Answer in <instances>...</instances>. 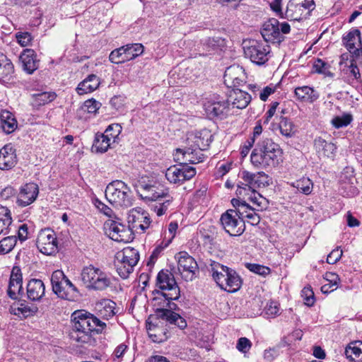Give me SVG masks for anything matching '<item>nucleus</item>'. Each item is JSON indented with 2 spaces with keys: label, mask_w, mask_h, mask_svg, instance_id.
Segmentation results:
<instances>
[{
  "label": "nucleus",
  "mask_w": 362,
  "mask_h": 362,
  "mask_svg": "<svg viewBox=\"0 0 362 362\" xmlns=\"http://www.w3.org/2000/svg\"><path fill=\"white\" fill-rule=\"evenodd\" d=\"M72 317L73 326L70 337L76 342L88 344L91 341L93 333H102L106 328L105 322L85 310L75 311Z\"/></svg>",
  "instance_id": "nucleus-1"
},
{
  "label": "nucleus",
  "mask_w": 362,
  "mask_h": 362,
  "mask_svg": "<svg viewBox=\"0 0 362 362\" xmlns=\"http://www.w3.org/2000/svg\"><path fill=\"white\" fill-rule=\"evenodd\" d=\"M282 151L279 144L265 139L253 149L250 160L257 168L267 169L277 166L281 160Z\"/></svg>",
  "instance_id": "nucleus-2"
},
{
  "label": "nucleus",
  "mask_w": 362,
  "mask_h": 362,
  "mask_svg": "<svg viewBox=\"0 0 362 362\" xmlns=\"http://www.w3.org/2000/svg\"><path fill=\"white\" fill-rule=\"evenodd\" d=\"M153 293L155 297L152 300V304L156 310L153 316L161 318L162 320L170 325H175L180 329H184L187 327V322L179 314L174 312L178 307L176 303L172 302L178 298H170L167 296L166 292L159 290H155Z\"/></svg>",
  "instance_id": "nucleus-3"
},
{
  "label": "nucleus",
  "mask_w": 362,
  "mask_h": 362,
  "mask_svg": "<svg viewBox=\"0 0 362 362\" xmlns=\"http://www.w3.org/2000/svg\"><path fill=\"white\" fill-rule=\"evenodd\" d=\"M141 197L143 199L151 201V209L158 216L167 214L174 206V197L168 189H159L155 185H141Z\"/></svg>",
  "instance_id": "nucleus-4"
},
{
  "label": "nucleus",
  "mask_w": 362,
  "mask_h": 362,
  "mask_svg": "<svg viewBox=\"0 0 362 362\" xmlns=\"http://www.w3.org/2000/svg\"><path fill=\"white\" fill-rule=\"evenodd\" d=\"M105 193L107 201L116 207H129L133 204L132 192L122 180H116L109 183Z\"/></svg>",
  "instance_id": "nucleus-5"
},
{
  "label": "nucleus",
  "mask_w": 362,
  "mask_h": 362,
  "mask_svg": "<svg viewBox=\"0 0 362 362\" xmlns=\"http://www.w3.org/2000/svg\"><path fill=\"white\" fill-rule=\"evenodd\" d=\"M81 279L85 286L90 290L104 291L112 284L108 274L92 264L83 267L81 273Z\"/></svg>",
  "instance_id": "nucleus-6"
},
{
  "label": "nucleus",
  "mask_w": 362,
  "mask_h": 362,
  "mask_svg": "<svg viewBox=\"0 0 362 362\" xmlns=\"http://www.w3.org/2000/svg\"><path fill=\"white\" fill-rule=\"evenodd\" d=\"M139 259V252L134 247H127L118 252L115 255V266L119 276L128 278Z\"/></svg>",
  "instance_id": "nucleus-7"
},
{
  "label": "nucleus",
  "mask_w": 362,
  "mask_h": 362,
  "mask_svg": "<svg viewBox=\"0 0 362 362\" xmlns=\"http://www.w3.org/2000/svg\"><path fill=\"white\" fill-rule=\"evenodd\" d=\"M291 30L288 23H279L276 18H270L262 26L261 35L267 42L280 43L284 40V34H288Z\"/></svg>",
  "instance_id": "nucleus-8"
},
{
  "label": "nucleus",
  "mask_w": 362,
  "mask_h": 362,
  "mask_svg": "<svg viewBox=\"0 0 362 362\" xmlns=\"http://www.w3.org/2000/svg\"><path fill=\"white\" fill-rule=\"evenodd\" d=\"M315 8L314 0H290L284 12V18L300 21L309 17Z\"/></svg>",
  "instance_id": "nucleus-9"
},
{
  "label": "nucleus",
  "mask_w": 362,
  "mask_h": 362,
  "mask_svg": "<svg viewBox=\"0 0 362 362\" xmlns=\"http://www.w3.org/2000/svg\"><path fill=\"white\" fill-rule=\"evenodd\" d=\"M127 222L132 233H144L150 227L151 220L146 211L138 207L129 211Z\"/></svg>",
  "instance_id": "nucleus-10"
},
{
  "label": "nucleus",
  "mask_w": 362,
  "mask_h": 362,
  "mask_svg": "<svg viewBox=\"0 0 362 362\" xmlns=\"http://www.w3.org/2000/svg\"><path fill=\"white\" fill-rule=\"evenodd\" d=\"M270 52L269 45L256 40L250 42V45L244 47L245 57L257 65L264 64L270 57Z\"/></svg>",
  "instance_id": "nucleus-11"
},
{
  "label": "nucleus",
  "mask_w": 362,
  "mask_h": 362,
  "mask_svg": "<svg viewBox=\"0 0 362 362\" xmlns=\"http://www.w3.org/2000/svg\"><path fill=\"white\" fill-rule=\"evenodd\" d=\"M196 175V169L180 163L169 167L165 171L166 179L172 184L180 185L185 181L191 180Z\"/></svg>",
  "instance_id": "nucleus-12"
},
{
  "label": "nucleus",
  "mask_w": 362,
  "mask_h": 362,
  "mask_svg": "<svg viewBox=\"0 0 362 362\" xmlns=\"http://www.w3.org/2000/svg\"><path fill=\"white\" fill-rule=\"evenodd\" d=\"M220 221L226 232L231 236H239L245 231V221L234 210H227L221 215Z\"/></svg>",
  "instance_id": "nucleus-13"
},
{
  "label": "nucleus",
  "mask_w": 362,
  "mask_h": 362,
  "mask_svg": "<svg viewBox=\"0 0 362 362\" xmlns=\"http://www.w3.org/2000/svg\"><path fill=\"white\" fill-rule=\"evenodd\" d=\"M156 285L160 291L166 292L167 296L170 298H180V288L174 275L168 270H161L158 272Z\"/></svg>",
  "instance_id": "nucleus-14"
},
{
  "label": "nucleus",
  "mask_w": 362,
  "mask_h": 362,
  "mask_svg": "<svg viewBox=\"0 0 362 362\" xmlns=\"http://www.w3.org/2000/svg\"><path fill=\"white\" fill-rule=\"evenodd\" d=\"M177 260V269L182 279L192 281L198 272V265L195 259L186 252H180L175 255Z\"/></svg>",
  "instance_id": "nucleus-15"
},
{
  "label": "nucleus",
  "mask_w": 362,
  "mask_h": 362,
  "mask_svg": "<svg viewBox=\"0 0 362 362\" xmlns=\"http://www.w3.org/2000/svg\"><path fill=\"white\" fill-rule=\"evenodd\" d=\"M204 109L206 115L211 118H225L230 112L229 104L227 100H220L218 96L206 99L204 104Z\"/></svg>",
  "instance_id": "nucleus-16"
},
{
  "label": "nucleus",
  "mask_w": 362,
  "mask_h": 362,
  "mask_svg": "<svg viewBox=\"0 0 362 362\" xmlns=\"http://www.w3.org/2000/svg\"><path fill=\"white\" fill-rule=\"evenodd\" d=\"M36 245L39 251L46 255H52L58 251L56 234L49 228L39 233Z\"/></svg>",
  "instance_id": "nucleus-17"
},
{
  "label": "nucleus",
  "mask_w": 362,
  "mask_h": 362,
  "mask_svg": "<svg viewBox=\"0 0 362 362\" xmlns=\"http://www.w3.org/2000/svg\"><path fill=\"white\" fill-rule=\"evenodd\" d=\"M160 320H162L161 318L151 315L146 322L148 337L154 343L164 342L169 337L167 329L160 325Z\"/></svg>",
  "instance_id": "nucleus-18"
},
{
  "label": "nucleus",
  "mask_w": 362,
  "mask_h": 362,
  "mask_svg": "<svg viewBox=\"0 0 362 362\" xmlns=\"http://www.w3.org/2000/svg\"><path fill=\"white\" fill-rule=\"evenodd\" d=\"M39 194V188L37 184L30 182L21 187L17 197L18 206L25 207L35 201Z\"/></svg>",
  "instance_id": "nucleus-19"
},
{
  "label": "nucleus",
  "mask_w": 362,
  "mask_h": 362,
  "mask_svg": "<svg viewBox=\"0 0 362 362\" xmlns=\"http://www.w3.org/2000/svg\"><path fill=\"white\" fill-rule=\"evenodd\" d=\"M107 226L106 233L112 240L127 243L131 239L132 232L129 227L127 228L125 226L117 221H111Z\"/></svg>",
  "instance_id": "nucleus-20"
},
{
  "label": "nucleus",
  "mask_w": 362,
  "mask_h": 362,
  "mask_svg": "<svg viewBox=\"0 0 362 362\" xmlns=\"http://www.w3.org/2000/svg\"><path fill=\"white\" fill-rule=\"evenodd\" d=\"M202 150H183L177 148L174 153L175 161L187 165V163L196 164L204 161V156L201 153Z\"/></svg>",
  "instance_id": "nucleus-21"
},
{
  "label": "nucleus",
  "mask_w": 362,
  "mask_h": 362,
  "mask_svg": "<svg viewBox=\"0 0 362 362\" xmlns=\"http://www.w3.org/2000/svg\"><path fill=\"white\" fill-rule=\"evenodd\" d=\"M343 43L352 55H360L362 46L361 32L358 29H352L343 37Z\"/></svg>",
  "instance_id": "nucleus-22"
},
{
  "label": "nucleus",
  "mask_w": 362,
  "mask_h": 362,
  "mask_svg": "<svg viewBox=\"0 0 362 362\" xmlns=\"http://www.w3.org/2000/svg\"><path fill=\"white\" fill-rule=\"evenodd\" d=\"M252 100L251 95L247 92L234 88L230 93L227 102H228L229 107L244 109L245 108Z\"/></svg>",
  "instance_id": "nucleus-23"
},
{
  "label": "nucleus",
  "mask_w": 362,
  "mask_h": 362,
  "mask_svg": "<svg viewBox=\"0 0 362 362\" xmlns=\"http://www.w3.org/2000/svg\"><path fill=\"white\" fill-rule=\"evenodd\" d=\"M17 163L16 149L9 144L0 149V169L8 170L13 168Z\"/></svg>",
  "instance_id": "nucleus-24"
},
{
  "label": "nucleus",
  "mask_w": 362,
  "mask_h": 362,
  "mask_svg": "<svg viewBox=\"0 0 362 362\" xmlns=\"http://www.w3.org/2000/svg\"><path fill=\"white\" fill-rule=\"evenodd\" d=\"M256 178V173H252L248 171H243L242 173L241 179L243 182L238 184L236 189V194L238 198H245V193L257 188Z\"/></svg>",
  "instance_id": "nucleus-25"
},
{
  "label": "nucleus",
  "mask_w": 362,
  "mask_h": 362,
  "mask_svg": "<svg viewBox=\"0 0 362 362\" xmlns=\"http://www.w3.org/2000/svg\"><path fill=\"white\" fill-rule=\"evenodd\" d=\"M23 70L28 74H32L39 67V59L35 52L32 49H25L20 55Z\"/></svg>",
  "instance_id": "nucleus-26"
},
{
  "label": "nucleus",
  "mask_w": 362,
  "mask_h": 362,
  "mask_svg": "<svg viewBox=\"0 0 362 362\" xmlns=\"http://www.w3.org/2000/svg\"><path fill=\"white\" fill-rule=\"evenodd\" d=\"M359 66L362 68V59L359 55H352V62L348 65H345L341 69L343 74L346 75L349 82L354 81H359L361 80V74Z\"/></svg>",
  "instance_id": "nucleus-27"
},
{
  "label": "nucleus",
  "mask_w": 362,
  "mask_h": 362,
  "mask_svg": "<svg viewBox=\"0 0 362 362\" xmlns=\"http://www.w3.org/2000/svg\"><path fill=\"white\" fill-rule=\"evenodd\" d=\"M45 293V286L40 279H32L27 284L28 298L33 301L40 300Z\"/></svg>",
  "instance_id": "nucleus-28"
},
{
  "label": "nucleus",
  "mask_w": 362,
  "mask_h": 362,
  "mask_svg": "<svg viewBox=\"0 0 362 362\" xmlns=\"http://www.w3.org/2000/svg\"><path fill=\"white\" fill-rule=\"evenodd\" d=\"M315 149L319 157L334 158L337 147L332 142H327L321 137H317L314 141Z\"/></svg>",
  "instance_id": "nucleus-29"
},
{
  "label": "nucleus",
  "mask_w": 362,
  "mask_h": 362,
  "mask_svg": "<svg viewBox=\"0 0 362 362\" xmlns=\"http://www.w3.org/2000/svg\"><path fill=\"white\" fill-rule=\"evenodd\" d=\"M211 272L214 280L216 282L218 286L222 289L224 282H226L228 273L230 270L228 267L223 266L218 262L213 261L210 264L209 269Z\"/></svg>",
  "instance_id": "nucleus-30"
},
{
  "label": "nucleus",
  "mask_w": 362,
  "mask_h": 362,
  "mask_svg": "<svg viewBox=\"0 0 362 362\" xmlns=\"http://www.w3.org/2000/svg\"><path fill=\"white\" fill-rule=\"evenodd\" d=\"M100 84V78L95 74H90L76 88L79 95H83L95 90Z\"/></svg>",
  "instance_id": "nucleus-31"
},
{
  "label": "nucleus",
  "mask_w": 362,
  "mask_h": 362,
  "mask_svg": "<svg viewBox=\"0 0 362 362\" xmlns=\"http://www.w3.org/2000/svg\"><path fill=\"white\" fill-rule=\"evenodd\" d=\"M116 303L110 299H103L95 305V310L98 315L104 319H109L113 317L116 312Z\"/></svg>",
  "instance_id": "nucleus-32"
},
{
  "label": "nucleus",
  "mask_w": 362,
  "mask_h": 362,
  "mask_svg": "<svg viewBox=\"0 0 362 362\" xmlns=\"http://www.w3.org/2000/svg\"><path fill=\"white\" fill-rule=\"evenodd\" d=\"M295 95L298 100L310 103L315 102L319 98L318 93L308 86L296 88Z\"/></svg>",
  "instance_id": "nucleus-33"
},
{
  "label": "nucleus",
  "mask_w": 362,
  "mask_h": 362,
  "mask_svg": "<svg viewBox=\"0 0 362 362\" xmlns=\"http://www.w3.org/2000/svg\"><path fill=\"white\" fill-rule=\"evenodd\" d=\"M213 135L207 129L197 132L194 138V143L199 150L204 151L208 148L212 141Z\"/></svg>",
  "instance_id": "nucleus-34"
},
{
  "label": "nucleus",
  "mask_w": 362,
  "mask_h": 362,
  "mask_svg": "<svg viewBox=\"0 0 362 362\" xmlns=\"http://www.w3.org/2000/svg\"><path fill=\"white\" fill-rule=\"evenodd\" d=\"M114 144L110 139L105 136L104 133H97L95 136L92 150L96 153H105L112 148Z\"/></svg>",
  "instance_id": "nucleus-35"
},
{
  "label": "nucleus",
  "mask_w": 362,
  "mask_h": 362,
  "mask_svg": "<svg viewBox=\"0 0 362 362\" xmlns=\"http://www.w3.org/2000/svg\"><path fill=\"white\" fill-rule=\"evenodd\" d=\"M241 284L239 275L235 270L230 269L222 289L230 293L235 292L240 288Z\"/></svg>",
  "instance_id": "nucleus-36"
},
{
  "label": "nucleus",
  "mask_w": 362,
  "mask_h": 362,
  "mask_svg": "<svg viewBox=\"0 0 362 362\" xmlns=\"http://www.w3.org/2000/svg\"><path fill=\"white\" fill-rule=\"evenodd\" d=\"M12 217L11 211L0 205V235H6L11 231Z\"/></svg>",
  "instance_id": "nucleus-37"
},
{
  "label": "nucleus",
  "mask_w": 362,
  "mask_h": 362,
  "mask_svg": "<svg viewBox=\"0 0 362 362\" xmlns=\"http://www.w3.org/2000/svg\"><path fill=\"white\" fill-rule=\"evenodd\" d=\"M66 281L67 284H64L63 286H59L58 291L53 290V291L62 299L73 300L74 293H77L78 290L69 279H66Z\"/></svg>",
  "instance_id": "nucleus-38"
},
{
  "label": "nucleus",
  "mask_w": 362,
  "mask_h": 362,
  "mask_svg": "<svg viewBox=\"0 0 362 362\" xmlns=\"http://www.w3.org/2000/svg\"><path fill=\"white\" fill-rule=\"evenodd\" d=\"M177 227L178 225L177 222L173 221L170 223L168 228L169 233L168 237H166V234L165 233V237L163 240L160 242V244L158 245V246L153 250L151 257L157 255L161 250H163L164 248L167 247L170 245V243L172 242L173 239L175 235V232L177 229Z\"/></svg>",
  "instance_id": "nucleus-39"
},
{
  "label": "nucleus",
  "mask_w": 362,
  "mask_h": 362,
  "mask_svg": "<svg viewBox=\"0 0 362 362\" xmlns=\"http://www.w3.org/2000/svg\"><path fill=\"white\" fill-rule=\"evenodd\" d=\"M0 124L3 131L6 134L13 132L16 127L17 122L13 115L8 111H3L0 115Z\"/></svg>",
  "instance_id": "nucleus-40"
},
{
  "label": "nucleus",
  "mask_w": 362,
  "mask_h": 362,
  "mask_svg": "<svg viewBox=\"0 0 362 362\" xmlns=\"http://www.w3.org/2000/svg\"><path fill=\"white\" fill-rule=\"evenodd\" d=\"M224 40L221 37H208L202 41L203 54H210L224 46Z\"/></svg>",
  "instance_id": "nucleus-41"
},
{
  "label": "nucleus",
  "mask_w": 362,
  "mask_h": 362,
  "mask_svg": "<svg viewBox=\"0 0 362 362\" xmlns=\"http://www.w3.org/2000/svg\"><path fill=\"white\" fill-rule=\"evenodd\" d=\"M14 72V67L11 61L4 58L0 61V81L6 82L9 81Z\"/></svg>",
  "instance_id": "nucleus-42"
},
{
  "label": "nucleus",
  "mask_w": 362,
  "mask_h": 362,
  "mask_svg": "<svg viewBox=\"0 0 362 362\" xmlns=\"http://www.w3.org/2000/svg\"><path fill=\"white\" fill-rule=\"evenodd\" d=\"M57 97L54 92H42L32 95L33 105L35 107L45 105L53 101Z\"/></svg>",
  "instance_id": "nucleus-43"
},
{
  "label": "nucleus",
  "mask_w": 362,
  "mask_h": 362,
  "mask_svg": "<svg viewBox=\"0 0 362 362\" xmlns=\"http://www.w3.org/2000/svg\"><path fill=\"white\" fill-rule=\"evenodd\" d=\"M290 185L293 187L296 188L298 192L306 195L310 194L313 192V183L310 178L306 177H303L302 178L291 182Z\"/></svg>",
  "instance_id": "nucleus-44"
},
{
  "label": "nucleus",
  "mask_w": 362,
  "mask_h": 362,
  "mask_svg": "<svg viewBox=\"0 0 362 362\" xmlns=\"http://www.w3.org/2000/svg\"><path fill=\"white\" fill-rule=\"evenodd\" d=\"M345 355L352 361L362 358V341H355L351 342L345 349Z\"/></svg>",
  "instance_id": "nucleus-45"
},
{
  "label": "nucleus",
  "mask_w": 362,
  "mask_h": 362,
  "mask_svg": "<svg viewBox=\"0 0 362 362\" xmlns=\"http://www.w3.org/2000/svg\"><path fill=\"white\" fill-rule=\"evenodd\" d=\"M109 59L114 64H121L128 61L125 46L112 50Z\"/></svg>",
  "instance_id": "nucleus-46"
},
{
  "label": "nucleus",
  "mask_w": 362,
  "mask_h": 362,
  "mask_svg": "<svg viewBox=\"0 0 362 362\" xmlns=\"http://www.w3.org/2000/svg\"><path fill=\"white\" fill-rule=\"evenodd\" d=\"M353 117L349 113H344L340 116H335L331 120L332 125L336 129L346 127L351 124Z\"/></svg>",
  "instance_id": "nucleus-47"
},
{
  "label": "nucleus",
  "mask_w": 362,
  "mask_h": 362,
  "mask_svg": "<svg viewBox=\"0 0 362 362\" xmlns=\"http://www.w3.org/2000/svg\"><path fill=\"white\" fill-rule=\"evenodd\" d=\"M238 75H244V70L238 66H231L226 69L224 74V82L227 86H230L233 81V78H236Z\"/></svg>",
  "instance_id": "nucleus-48"
},
{
  "label": "nucleus",
  "mask_w": 362,
  "mask_h": 362,
  "mask_svg": "<svg viewBox=\"0 0 362 362\" xmlns=\"http://www.w3.org/2000/svg\"><path fill=\"white\" fill-rule=\"evenodd\" d=\"M17 243L16 235H10L3 238L0 241V254L5 255L10 252Z\"/></svg>",
  "instance_id": "nucleus-49"
},
{
  "label": "nucleus",
  "mask_w": 362,
  "mask_h": 362,
  "mask_svg": "<svg viewBox=\"0 0 362 362\" xmlns=\"http://www.w3.org/2000/svg\"><path fill=\"white\" fill-rule=\"evenodd\" d=\"M120 124L115 123L110 124L104 132V134L114 144L117 142L119 135L122 132Z\"/></svg>",
  "instance_id": "nucleus-50"
},
{
  "label": "nucleus",
  "mask_w": 362,
  "mask_h": 362,
  "mask_svg": "<svg viewBox=\"0 0 362 362\" xmlns=\"http://www.w3.org/2000/svg\"><path fill=\"white\" fill-rule=\"evenodd\" d=\"M279 128L281 134L286 137H291L295 133L294 125L286 117L281 119Z\"/></svg>",
  "instance_id": "nucleus-51"
},
{
  "label": "nucleus",
  "mask_w": 362,
  "mask_h": 362,
  "mask_svg": "<svg viewBox=\"0 0 362 362\" xmlns=\"http://www.w3.org/2000/svg\"><path fill=\"white\" fill-rule=\"evenodd\" d=\"M127 51L128 61L135 59L144 52V46L141 44H128L124 45Z\"/></svg>",
  "instance_id": "nucleus-52"
},
{
  "label": "nucleus",
  "mask_w": 362,
  "mask_h": 362,
  "mask_svg": "<svg viewBox=\"0 0 362 362\" xmlns=\"http://www.w3.org/2000/svg\"><path fill=\"white\" fill-rule=\"evenodd\" d=\"M249 88L254 93L259 90V98L262 101H266L269 96L274 93L275 91V87L273 86H267L262 90H260V88L258 86L255 84H250L249 85Z\"/></svg>",
  "instance_id": "nucleus-53"
},
{
  "label": "nucleus",
  "mask_w": 362,
  "mask_h": 362,
  "mask_svg": "<svg viewBox=\"0 0 362 362\" xmlns=\"http://www.w3.org/2000/svg\"><path fill=\"white\" fill-rule=\"evenodd\" d=\"M68 278L64 275V272L61 270L54 271L51 276V283L52 286V290L58 291L59 286H63L66 284V280Z\"/></svg>",
  "instance_id": "nucleus-54"
},
{
  "label": "nucleus",
  "mask_w": 362,
  "mask_h": 362,
  "mask_svg": "<svg viewBox=\"0 0 362 362\" xmlns=\"http://www.w3.org/2000/svg\"><path fill=\"white\" fill-rule=\"evenodd\" d=\"M23 281H9L8 288V295L12 299H16L18 295L23 292Z\"/></svg>",
  "instance_id": "nucleus-55"
},
{
  "label": "nucleus",
  "mask_w": 362,
  "mask_h": 362,
  "mask_svg": "<svg viewBox=\"0 0 362 362\" xmlns=\"http://www.w3.org/2000/svg\"><path fill=\"white\" fill-rule=\"evenodd\" d=\"M313 69L315 72L325 76H331L329 65L321 59H317L313 64Z\"/></svg>",
  "instance_id": "nucleus-56"
},
{
  "label": "nucleus",
  "mask_w": 362,
  "mask_h": 362,
  "mask_svg": "<svg viewBox=\"0 0 362 362\" xmlns=\"http://www.w3.org/2000/svg\"><path fill=\"white\" fill-rule=\"evenodd\" d=\"M245 267L250 272L264 276L271 272L269 267L258 264L247 263Z\"/></svg>",
  "instance_id": "nucleus-57"
},
{
  "label": "nucleus",
  "mask_w": 362,
  "mask_h": 362,
  "mask_svg": "<svg viewBox=\"0 0 362 362\" xmlns=\"http://www.w3.org/2000/svg\"><path fill=\"white\" fill-rule=\"evenodd\" d=\"M101 106V103L92 98L84 102L82 109L88 113H95Z\"/></svg>",
  "instance_id": "nucleus-58"
},
{
  "label": "nucleus",
  "mask_w": 362,
  "mask_h": 362,
  "mask_svg": "<svg viewBox=\"0 0 362 362\" xmlns=\"http://www.w3.org/2000/svg\"><path fill=\"white\" fill-rule=\"evenodd\" d=\"M279 313V306L276 302L271 301L267 304L264 308V315L268 318L276 317Z\"/></svg>",
  "instance_id": "nucleus-59"
},
{
  "label": "nucleus",
  "mask_w": 362,
  "mask_h": 362,
  "mask_svg": "<svg viewBox=\"0 0 362 362\" xmlns=\"http://www.w3.org/2000/svg\"><path fill=\"white\" fill-rule=\"evenodd\" d=\"M12 311L14 315L21 316L22 315L24 317H27L29 316L32 310L30 308L23 303H21L20 305H15L12 307Z\"/></svg>",
  "instance_id": "nucleus-60"
},
{
  "label": "nucleus",
  "mask_w": 362,
  "mask_h": 362,
  "mask_svg": "<svg viewBox=\"0 0 362 362\" xmlns=\"http://www.w3.org/2000/svg\"><path fill=\"white\" fill-rule=\"evenodd\" d=\"M252 347V342L246 337H240L236 344V349L243 354L247 353Z\"/></svg>",
  "instance_id": "nucleus-61"
},
{
  "label": "nucleus",
  "mask_w": 362,
  "mask_h": 362,
  "mask_svg": "<svg viewBox=\"0 0 362 362\" xmlns=\"http://www.w3.org/2000/svg\"><path fill=\"white\" fill-rule=\"evenodd\" d=\"M304 303L308 306H312L315 303L314 293L310 287H305L301 292Z\"/></svg>",
  "instance_id": "nucleus-62"
},
{
  "label": "nucleus",
  "mask_w": 362,
  "mask_h": 362,
  "mask_svg": "<svg viewBox=\"0 0 362 362\" xmlns=\"http://www.w3.org/2000/svg\"><path fill=\"white\" fill-rule=\"evenodd\" d=\"M16 37L18 44L22 47L28 46L33 40L31 34L28 32L18 33Z\"/></svg>",
  "instance_id": "nucleus-63"
},
{
  "label": "nucleus",
  "mask_w": 362,
  "mask_h": 362,
  "mask_svg": "<svg viewBox=\"0 0 362 362\" xmlns=\"http://www.w3.org/2000/svg\"><path fill=\"white\" fill-rule=\"evenodd\" d=\"M129 349V346L127 344H124V343H122L120 344H119L114 350L113 353H112V358L113 360L115 361L117 360L118 361H120L124 354L127 351V350Z\"/></svg>",
  "instance_id": "nucleus-64"
}]
</instances>
